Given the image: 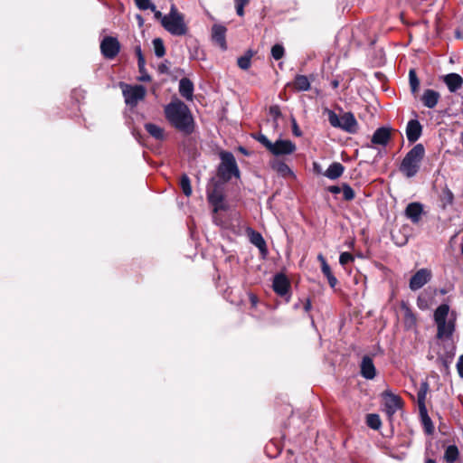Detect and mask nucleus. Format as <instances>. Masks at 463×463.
Returning <instances> with one entry per match:
<instances>
[{
    "instance_id": "obj_1",
    "label": "nucleus",
    "mask_w": 463,
    "mask_h": 463,
    "mask_svg": "<svg viewBox=\"0 0 463 463\" xmlns=\"http://www.w3.org/2000/svg\"><path fill=\"white\" fill-rule=\"evenodd\" d=\"M165 115L168 122L184 135H190L194 130L193 115L183 101L176 99L165 107Z\"/></svg>"
},
{
    "instance_id": "obj_2",
    "label": "nucleus",
    "mask_w": 463,
    "mask_h": 463,
    "mask_svg": "<svg viewBox=\"0 0 463 463\" xmlns=\"http://www.w3.org/2000/svg\"><path fill=\"white\" fill-rule=\"evenodd\" d=\"M433 319L437 326L436 337L442 342L451 340L456 330V312L450 311L448 304H441L435 309Z\"/></svg>"
},
{
    "instance_id": "obj_3",
    "label": "nucleus",
    "mask_w": 463,
    "mask_h": 463,
    "mask_svg": "<svg viewBox=\"0 0 463 463\" xmlns=\"http://www.w3.org/2000/svg\"><path fill=\"white\" fill-rule=\"evenodd\" d=\"M425 155V148L422 144H416L403 157L399 170L406 177L411 178L420 170V162Z\"/></svg>"
},
{
    "instance_id": "obj_4",
    "label": "nucleus",
    "mask_w": 463,
    "mask_h": 463,
    "mask_svg": "<svg viewBox=\"0 0 463 463\" xmlns=\"http://www.w3.org/2000/svg\"><path fill=\"white\" fill-rule=\"evenodd\" d=\"M162 26L175 36L185 35L188 31L184 14L177 11L175 5H171L169 14L162 17Z\"/></svg>"
},
{
    "instance_id": "obj_5",
    "label": "nucleus",
    "mask_w": 463,
    "mask_h": 463,
    "mask_svg": "<svg viewBox=\"0 0 463 463\" xmlns=\"http://www.w3.org/2000/svg\"><path fill=\"white\" fill-rule=\"evenodd\" d=\"M328 121L333 128H340L349 134H354L358 130V122L351 112H345L339 117L334 110L325 109Z\"/></svg>"
},
{
    "instance_id": "obj_6",
    "label": "nucleus",
    "mask_w": 463,
    "mask_h": 463,
    "mask_svg": "<svg viewBox=\"0 0 463 463\" xmlns=\"http://www.w3.org/2000/svg\"><path fill=\"white\" fill-rule=\"evenodd\" d=\"M221 164L217 169V175L222 182H228L232 176L239 177L240 171L234 156L231 152H222Z\"/></svg>"
},
{
    "instance_id": "obj_7",
    "label": "nucleus",
    "mask_w": 463,
    "mask_h": 463,
    "mask_svg": "<svg viewBox=\"0 0 463 463\" xmlns=\"http://www.w3.org/2000/svg\"><path fill=\"white\" fill-rule=\"evenodd\" d=\"M207 199L213 207V213L228 209L222 187L218 183H214L212 187L207 188Z\"/></svg>"
},
{
    "instance_id": "obj_8",
    "label": "nucleus",
    "mask_w": 463,
    "mask_h": 463,
    "mask_svg": "<svg viewBox=\"0 0 463 463\" xmlns=\"http://www.w3.org/2000/svg\"><path fill=\"white\" fill-rule=\"evenodd\" d=\"M122 92L126 104L134 108L145 99L146 90L142 85L131 86L125 84Z\"/></svg>"
},
{
    "instance_id": "obj_9",
    "label": "nucleus",
    "mask_w": 463,
    "mask_h": 463,
    "mask_svg": "<svg viewBox=\"0 0 463 463\" xmlns=\"http://www.w3.org/2000/svg\"><path fill=\"white\" fill-rule=\"evenodd\" d=\"M120 50L118 41L111 36L105 37L100 43V51L102 55L107 59H114Z\"/></svg>"
},
{
    "instance_id": "obj_10",
    "label": "nucleus",
    "mask_w": 463,
    "mask_h": 463,
    "mask_svg": "<svg viewBox=\"0 0 463 463\" xmlns=\"http://www.w3.org/2000/svg\"><path fill=\"white\" fill-rule=\"evenodd\" d=\"M385 411L392 418L402 406V398L390 392H383Z\"/></svg>"
},
{
    "instance_id": "obj_11",
    "label": "nucleus",
    "mask_w": 463,
    "mask_h": 463,
    "mask_svg": "<svg viewBox=\"0 0 463 463\" xmlns=\"http://www.w3.org/2000/svg\"><path fill=\"white\" fill-rule=\"evenodd\" d=\"M296 145L292 141L278 139L276 142L272 143L269 152L276 156H279L290 155L296 151Z\"/></svg>"
},
{
    "instance_id": "obj_12",
    "label": "nucleus",
    "mask_w": 463,
    "mask_h": 463,
    "mask_svg": "<svg viewBox=\"0 0 463 463\" xmlns=\"http://www.w3.org/2000/svg\"><path fill=\"white\" fill-rule=\"evenodd\" d=\"M272 288L280 297L288 296L287 301L289 300L290 282L286 275L283 273L276 274L273 279Z\"/></svg>"
},
{
    "instance_id": "obj_13",
    "label": "nucleus",
    "mask_w": 463,
    "mask_h": 463,
    "mask_svg": "<svg viewBox=\"0 0 463 463\" xmlns=\"http://www.w3.org/2000/svg\"><path fill=\"white\" fill-rule=\"evenodd\" d=\"M431 278V273L427 269H419L410 279V288L413 291L421 288Z\"/></svg>"
},
{
    "instance_id": "obj_14",
    "label": "nucleus",
    "mask_w": 463,
    "mask_h": 463,
    "mask_svg": "<svg viewBox=\"0 0 463 463\" xmlns=\"http://www.w3.org/2000/svg\"><path fill=\"white\" fill-rule=\"evenodd\" d=\"M392 137V128L389 127H381L377 128L372 136L371 143L375 146H385Z\"/></svg>"
},
{
    "instance_id": "obj_15",
    "label": "nucleus",
    "mask_w": 463,
    "mask_h": 463,
    "mask_svg": "<svg viewBox=\"0 0 463 463\" xmlns=\"http://www.w3.org/2000/svg\"><path fill=\"white\" fill-rule=\"evenodd\" d=\"M404 214L412 223L417 224L423 214V206L420 203H411L406 206Z\"/></svg>"
},
{
    "instance_id": "obj_16",
    "label": "nucleus",
    "mask_w": 463,
    "mask_h": 463,
    "mask_svg": "<svg viewBox=\"0 0 463 463\" xmlns=\"http://www.w3.org/2000/svg\"><path fill=\"white\" fill-rule=\"evenodd\" d=\"M422 126L418 119H411L406 126V137L410 143H415L421 136Z\"/></svg>"
},
{
    "instance_id": "obj_17",
    "label": "nucleus",
    "mask_w": 463,
    "mask_h": 463,
    "mask_svg": "<svg viewBox=\"0 0 463 463\" xmlns=\"http://www.w3.org/2000/svg\"><path fill=\"white\" fill-rule=\"evenodd\" d=\"M428 392H429V383L426 381L421 382L420 386L418 390V393H417V402H418L419 411H420V416H425L427 418L428 421H430V417L428 416L427 408L425 405V401H426V396H427Z\"/></svg>"
},
{
    "instance_id": "obj_18",
    "label": "nucleus",
    "mask_w": 463,
    "mask_h": 463,
    "mask_svg": "<svg viewBox=\"0 0 463 463\" xmlns=\"http://www.w3.org/2000/svg\"><path fill=\"white\" fill-rule=\"evenodd\" d=\"M226 31H227L226 27L222 24H213L212 27V39L222 50L227 49L226 39H225Z\"/></svg>"
},
{
    "instance_id": "obj_19",
    "label": "nucleus",
    "mask_w": 463,
    "mask_h": 463,
    "mask_svg": "<svg viewBox=\"0 0 463 463\" xmlns=\"http://www.w3.org/2000/svg\"><path fill=\"white\" fill-rule=\"evenodd\" d=\"M443 81L450 92H456L462 87L463 84V79L458 73H449L445 75Z\"/></svg>"
},
{
    "instance_id": "obj_20",
    "label": "nucleus",
    "mask_w": 463,
    "mask_h": 463,
    "mask_svg": "<svg viewBox=\"0 0 463 463\" xmlns=\"http://www.w3.org/2000/svg\"><path fill=\"white\" fill-rule=\"evenodd\" d=\"M361 374L364 378L372 380L375 377L376 370L372 358L364 356L361 363Z\"/></svg>"
},
{
    "instance_id": "obj_21",
    "label": "nucleus",
    "mask_w": 463,
    "mask_h": 463,
    "mask_svg": "<svg viewBox=\"0 0 463 463\" xmlns=\"http://www.w3.org/2000/svg\"><path fill=\"white\" fill-rule=\"evenodd\" d=\"M439 99L440 95L438 91L428 89L424 90L421 97V101L426 108L433 109L438 104Z\"/></svg>"
},
{
    "instance_id": "obj_22",
    "label": "nucleus",
    "mask_w": 463,
    "mask_h": 463,
    "mask_svg": "<svg viewBox=\"0 0 463 463\" xmlns=\"http://www.w3.org/2000/svg\"><path fill=\"white\" fill-rule=\"evenodd\" d=\"M179 93L185 99L192 100L194 83L187 78H182L179 81Z\"/></svg>"
},
{
    "instance_id": "obj_23",
    "label": "nucleus",
    "mask_w": 463,
    "mask_h": 463,
    "mask_svg": "<svg viewBox=\"0 0 463 463\" xmlns=\"http://www.w3.org/2000/svg\"><path fill=\"white\" fill-rule=\"evenodd\" d=\"M345 171V166L339 162L332 163L324 173V175L331 180L339 178Z\"/></svg>"
},
{
    "instance_id": "obj_24",
    "label": "nucleus",
    "mask_w": 463,
    "mask_h": 463,
    "mask_svg": "<svg viewBox=\"0 0 463 463\" xmlns=\"http://www.w3.org/2000/svg\"><path fill=\"white\" fill-rule=\"evenodd\" d=\"M249 238L250 241L255 245L260 252L266 253L267 252V245L265 242V240L263 239L262 235L253 230L249 231Z\"/></svg>"
},
{
    "instance_id": "obj_25",
    "label": "nucleus",
    "mask_w": 463,
    "mask_h": 463,
    "mask_svg": "<svg viewBox=\"0 0 463 463\" xmlns=\"http://www.w3.org/2000/svg\"><path fill=\"white\" fill-rule=\"evenodd\" d=\"M145 129L151 137H153L156 140H163L165 138L164 128H162L158 125L153 123H146L145 124Z\"/></svg>"
},
{
    "instance_id": "obj_26",
    "label": "nucleus",
    "mask_w": 463,
    "mask_h": 463,
    "mask_svg": "<svg viewBox=\"0 0 463 463\" xmlns=\"http://www.w3.org/2000/svg\"><path fill=\"white\" fill-rule=\"evenodd\" d=\"M293 85L298 91H307L310 89V81L305 75H297Z\"/></svg>"
},
{
    "instance_id": "obj_27",
    "label": "nucleus",
    "mask_w": 463,
    "mask_h": 463,
    "mask_svg": "<svg viewBox=\"0 0 463 463\" xmlns=\"http://www.w3.org/2000/svg\"><path fill=\"white\" fill-rule=\"evenodd\" d=\"M458 458V449L455 445H449L447 447L444 453V459L448 463H454Z\"/></svg>"
},
{
    "instance_id": "obj_28",
    "label": "nucleus",
    "mask_w": 463,
    "mask_h": 463,
    "mask_svg": "<svg viewBox=\"0 0 463 463\" xmlns=\"http://www.w3.org/2000/svg\"><path fill=\"white\" fill-rule=\"evenodd\" d=\"M322 273L324 276L327 279L328 284L332 288H335L337 285V279L334 276V274L331 271V268L329 265H324L321 269Z\"/></svg>"
},
{
    "instance_id": "obj_29",
    "label": "nucleus",
    "mask_w": 463,
    "mask_h": 463,
    "mask_svg": "<svg viewBox=\"0 0 463 463\" xmlns=\"http://www.w3.org/2000/svg\"><path fill=\"white\" fill-rule=\"evenodd\" d=\"M252 55V52L248 51L243 56L238 58V66L241 70H248L250 67V60Z\"/></svg>"
},
{
    "instance_id": "obj_30",
    "label": "nucleus",
    "mask_w": 463,
    "mask_h": 463,
    "mask_svg": "<svg viewBox=\"0 0 463 463\" xmlns=\"http://www.w3.org/2000/svg\"><path fill=\"white\" fill-rule=\"evenodd\" d=\"M366 423L373 430H378L382 425V421L379 415L374 413L367 415Z\"/></svg>"
},
{
    "instance_id": "obj_31",
    "label": "nucleus",
    "mask_w": 463,
    "mask_h": 463,
    "mask_svg": "<svg viewBox=\"0 0 463 463\" xmlns=\"http://www.w3.org/2000/svg\"><path fill=\"white\" fill-rule=\"evenodd\" d=\"M153 46L155 51V55L158 58L163 57L165 54V49L163 43V40L160 38H155L153 40Z\"/></svg>"
},
{
    "instance_id": "obj_32",
    "label": "nucleus",
    "mask_w": 463,
    "mask_h": 463,
    "mask_svg": "<svg viewBox=\"0 0 463 463\" xmlns=\"http://www.w3.org/2000/svg\"><path fill=\"white\" fill-rule=\"evenodd\" d=\"M272 167L282 175H288L292 174V171L288 167V165L281 161H275L272 165Z\"/></svg>"
},
{
    "instance_id": "obj_33",
    "label": "nucleus",
    "mask_w": 463,
    "mask_h": 463,
    "mask_svg": "<svg viewBox=\"0 0 463 463\" xmlns=\"http://www.w3.org/2000/svg\"><path fill=\"white\" fill-rule=\"evenodd\" d=\"M180 186H181V189H182L183 193L184 194V195H186V196L191 195L192 187H191V184H190V179L186 175H182V177L180 179Z\"/></svg>"
},
{
    "instance_id": "obj_34",
    "label": "nucleus",
    "mask_w": 463,
    "mask_h": 463,
    "mask_svg": "<svg viewBox=\"0 0 463 463\" xmlns=\"http://www.w3.org/2000/svg\"><path fill=\"white\" fill-rule=\"evenodd\" d=\"M409 81H410V87L412 93H415L420 86V80L417 77V74L414 70H411L409 71Z\"/></svg>"
},
{
    "instance_id": "obj_35",
    "label": "nucleus",
    "mask_w": 463,
    "mask_h": 463,
    "mask_svg": "<svg viewBox=\"0 0 463 463\" xmlns=\"http://www.w3.org/2000/svg\"><path fill=\"white\" fill-rule=\"evenodd\" d=\"M137 7L140 10L155 11L156 5L150 0H134Z\"/></svg>"
},
{
    "instance_id": "obj_36",
    "label": "nucleus",
    "mask_w": 463,
    "mask_h": 463,
    "mask_svg": "<svg viewBox=\"0 0 463 463\" xmlns=\"http://www.w3.org/2000/svg\"><path fill=\"white\" fill-rule=\"evenodd\" d=\"M342 193H343V197H344V199L345 201H351L355 196L354 191L347 184H343V185H342Z\"/></svg>"
},
{
    "instance_id": "obj_37",
    "label": "nucleus",
    "mask_w": 463,
    "mask_h": 463,
    "mask_svg": "<svg viewBox=\"0 0 463 463\" xmlns=\"http://www.w3.org/2000/svg\"><path fill=\"white\" fill-rule=\"evenodd\" d=\"M253 138L256 139L257 141H259L269 151L271 148L272 142L269 141V138L265 135H263L261 133H257V134L253 135Z\"/></svg>"
},
{
    "instance_id": "obj_38",
    "label": "nucleus",
    "mask_w": 463,
    "mask_h": 463,
    "mask_svg": "<svg viewBox=\"0 0 463 463\" xmlns=\"http://www.w3.org/2000/svg\"><path fill=\"white\" fill-rule=\"evenodd\" d=\"M284 53L285 50L281 44L277 43L271 48V55L277 61L281 59L284 56Z\"/></svg>"
},
{
    "instance_id": "obj_39",
    "label": "nucleus",
    "mask_w": 463,
    "mask_h": 463,
    "mask_svg": "<svg viewBox=\"0 0 463 463\" xmlns=\"http://www.w3.org/2000/svg\"><path fill=\"white\" fill-rule=\"evenodd\" d=\"M236 9V14L239 16L244 15V7L249 4L250 0H233Z\"/></svg>"
},
{
    "instance_id": "obj_40",
    "label": "nucleus",
    "mask_w": 463,
    "mask_h": 463,
    "mask_svg": "<svg viewBox=\"0 0 463 463\" xmlns=\"http://www.w3.org/2000/svg\"><path fill=\"white\" fill-rule=\"evenodd\" d=\"M354 260V256L349 252H342L339 257V263L342 266L346 265L349 262H353Z\"/></svg>"
},
{
    "instance_id": "obj_41",
    "label": "nucleus",
    "mask_w": 463,
    "mask_h": 463,
    "mask_svg": "<svg viewBox=\"0 0 463 463\" xmlns=\"http://www.w3.org/2000/svg\"><path fill=\"white\" fill-rule=\"evenodd\" d=\"M291 123H292V132H293L294 136L301 137L302 136V132L299 129V128L298 126V123H297V121H296V119L294 118H292Z\"/></svg>"
},
{
    "instance_id": "obj_42",
    "label": "nucleus",
    "mask_w": 463,
    "mask_h": 463,
    "mask_svg": "<svg viewBox=\"0 0 463 463\" xmlns=\"http://www.w3.org/2000/svg\"><path fill=\"white\" fill-rule=\"evenodd\" d=\"M457 369L458 375L463 378V354L458 357V361L457 363Z\"/></svg>"
},
{
    "instance_id": "obj_43",
    "label": "nucleus",
    "mask_w": 463,
    "mask_h": 463,
    "mask_svg": "<svg viewBox=\"0 0 463 463\" xmlns=\"http://www.w3.org/2000/svg\"><path fill=\"white\" fill-rule=\"evenodd\" d=\"M422 417V420H423V423H424V426L426 428V431L428 433H431L432 432V424H431V420H430V421H428L427 418L425 416H421Z\"/></svg>"
},
{
    "instance_id": "obj_44",
    "label": "nucleus",
    "mask_w": 463,
    "mask_h": 463,
    "mask_svg": "<svg viewBox=\"0 0 463 463\" xmlns=\"http://www.w3.org/2000/svg\"><path fill=\"white\" fill-rule=\"evenodd\" d=\"M137 65H138L139 72H143V71H145V66H146V61H145L144 56L137 58Z\"/></svg>"
},
{
    "instance_id": "obj_45",
    "label": "nucleus",
    "mask_w": 463,
    "mask_h": 463,
    "mask_svg": "<svg viewBox=\"0 0 463 463\" xmlns=\"http://www.w3.org/2000/svg\"><path fill=\"white\" fill-rule=\"evenodd\" d=\"M140 73H141V75L139 77V80H141V81H150L151 80V77L149 76V74L146 72V70Z\"/></svg>"
},
{
    "instance_id": "obj_46",
    "label": "nucleus",
    "mask_w": 463,
    "mask_h": 463,
    "mask_svg": "<svg viewBox=\"0 0 463 463\" xmlns=\"http://www.w3.org/2000/svg\"><path fill=\"white\" fill-rule=\"evenodd\" d=\"M328 191L334 194H338L342 192V187L332 185L328 187Z\"/></svg>"
},
{
    "instance_id": "obj_47",
    "label": "nucleus",
    "mask_w": 463,
    "mask_h": 463,
    "mask_svg": "<svg viewBox=\"0 0 463 463\" xmlns=\"http://www.w3.org/2000/svg\"><path fill=\"white\" fill-rule=\"evenodd\" d=\"M269 112L271 115H273L274 117H279L280 116V111H279V108L278 106H273V107H270L269 109Z\"/></svg>"
},
{
    "instance_id": "obj_48",
    "label": "nucleus",
    "mask_w": 463,
    "mask_h": 463,
    "mask_svg": "<svg viewBox=\"0 0 463 463\" xmlns=\"http://www.w3.org/2000/svg\"><path fill=\"white\" fill-rule=\"evenodd\" d=\"M317 260L321 263V268L324 267V265H328L326 260L325 259V257L322 254H318Z\"/></svg>"
},
{
    "instance_id": "obj_49",
    "label": "nucleus",
    "mask_w": 463,
    "mask_h": 463,
    "mask_svg": "<svg viewBox=\"0 0 463 463\" xmlns=\"http://www.w3.org/2000/svg\"><path fill=\"white\" fill-rule=\"evenodd\" d=\"M135 52L137 58L144 56L140 45L135 47Z\"/></svg>"
},
{
    "instance_id": "obj_50",
    "label": "nucleus",
    "mask_w": 463,
    "mask_h": 463,
    "mask_svg": "<svg viewBox=\"0 0 463 463\" xmlns=\"http://www.w3.org/2000/svg\"><path fill=\"white\" fill-rule=\"evenodd\" d=\"M311 307H312L311 301L309 299H307L305 302V305H304L305 311L306 312L310 311Z\"/></svg>"
},
{
    "instance_id": "obj_51",
    "label": "nucleus",
    "mask_w": 463,
    "mask_h": 463,
    "mask_svg": "<svg viewBox=\"0 0 463 463\" xmlns=\"http://www.w3.org/2000/svg\"><path fill=\"white\" fill-rule=\"evenodd\" d=\"M155 13V17L156 19H160L162 21V17H164V15L162 14V13L160 11H156L155 9V11H153Z\"/></svg>"
},
{
    "instance_id": "obj_52",
    "label": "nucleus",
    "mask_w": 463,
    "mask_h": 463,
    "mask_svg": "<svg viewBox=\"0 0 463 463\" xmlns=\"http://www.w3.org/2000/svg\"><path fill=\"white\" fill-rule=\"evenodd\" d=\"M213 222L217 224V225H221L222 224V221L219 219L218 216H213Z\"/></svg>"
},
{
    "instance_id": "obj_53",
    "label": "nucleus",
    "mask_w": 463,
    "mask_h": 463,
    "mask_svg": "<svg viewBox=\"0 0 463 463\" xmlns=\"http://www.w3.org/2000/svg\"><path fill=\"white\" fill-rule=\"evenodd\" d=\"M456 37L458 39H463V32L457 31L456 32Z\"/></svg>"
},
{
    "instance_id": "obj_54",
    "label": "nucleus",
    "mask_w": 463,
    "mask_h": 463,
    "mask_svg": "<svg viewBox=\"0 0 463 463\" xmlns=\"http://www.w3.org/2000/svg\"><path fill=\"white\" fill-rule=\"evenodd\" d=\"M314 169L317 172V173H320V166L317 163H314Z\"/></svg>"
},
{
    "instance_id": "obj_55",
    "label": "nucleus",
    "mask_w": 463,
    "mask_h": 463,
    "mask_svg": "<svg viewBox=\"0 0 463 463\" xmlns=\"http://www.w3.org/2000/svg\"><path fill=\"white\" fill-rule=\"evenodd\" d=\"M425 463H436L434 459L428 458Z\"/></svg>"
},
{
    "instance_id": "obj_56",
    "label": "nucleus",
    "mask_w": 463,
    "mask_h": 463,
    "mask_svg": "<svg viewBox=\"0 0 463 463\" xmlns=\"http://www.w3.org/2000/svg\"><path fill=\"white\" fill-rule=\"evenodd\" d=\"M454 356V352H451L449 354V359L451 360L452 357Z\"/></svg>"
},
{
    "instance_id": "obj_57",
    "label": "nucleus",
    "mask_w": 463,
    "mask_h": 463,
    "mask_svg": "<svg viewBox=\"0 0 463 463\" xmlns=\"http://www.w3.org/2000/svg\"><path fill=\"white\" fill-rule=\"evenodd\" d=\"M333 86L334 88H336L338 86V82L336 80L333 81Z\"/></svg>"
},
{
    "instance_id": "obj_58",
    "label": "nucleus",
    "mask_w": 463,
    "mask_h": 463,
    "mask_svg": "<svg viewBox=\"0 0 463 463\" xmlns=\"http://www.w3.org/2000/svg\"><path fill=\"white\" fill-rule=\"evenodd\" d=\"M251 301H252V304L255 305L256 304V298L255 297H251Z\"/></svg>"
},
{
    "instance_id": "obj_59",
    "label": "nucleus",
    "mask_w": 463,
    "mask_h": 463,
    "mask_svg": "<svg viewBox=\"0 0 463 463\" xmlns=\"http://www.w3.org/2000/svg\"><path fill=\"white\" fill-rule=\"evenodd\" d=\"M449 201L451 202L452 201V198H453V195L450 192H449Z\"/></svg>"
},
{
    "instance_id": "obj_60",
    "label": "nucleus",
    "mask_w": 463,
    "mask_h": 463,
    "mask_svg": "<svg viewBox=\"0 0 463 463\" xmlns=\"http://www.w3.org/2000/svg\"><path fill=\"white\" fill-rule=\"evenodd\" d=\"M443 364L446 367H448V362L446 360H443Z\"/></svg>"
}]
</instances>
